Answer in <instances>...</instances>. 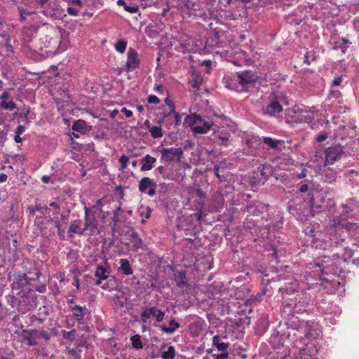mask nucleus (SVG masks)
<instances>
[{"mask_svg":"<svg viewBox=\"0 0 359 359\" xmlns=\"http://www.w3.org/2000/svg\"><path fill=\"white\" fill-rule=\"evenodd\" d=\"M269 104L266 106L264 109V114L270 116H275L283 111L282 106L279 104L278 96L273 92H272L269 97Z\"/></svg>","mask_w":359,"mask_h":359,"instance_id":"obj_9","label":"nucleus"},{"mask_svg":"<svg viewBox=\"0 0 359 359\" xmlns=\"http://www.w3.org/2000/svg\"><path fill=\"white\" fill-rule=\"evenodd\" d=\"M191 87H192L194 91H196L197 90H198L199 89L198 82L196 80L194 81L193 83L191 84Z\"/></svg>","mask_w":359,"mask_h":359,"instance_id":"obj_56","label":"nucleus"},{"mask_svg":"<svg viewBox=\"0 0 359 359\" xmlns=\"http://www.w3.org/2000/svg\"><path fill=\"white\" fill-rule=\"evenodd\" d=\"M187 283V278L184 272H180L177 280V285L179 287H184Z\"/></svg>","mask_w":359,"mask_h":359,"instance_id":"obj_32","label":"nucleus"},{"mask_svg":"<svg viewBox=\"0 0 359 359\" xmlns=\"http://www.w3.org/2000/svg\"><path fill=\"white\" fill-rule=\"evenodd\" d=\"M97 278L95 284L100 286L103 290H111L115 286L116 280L114 276H109V272L103 266H97L95 273Z\"/></svg>","mask_w":359,"mask_h":359,"instance_id":"obj_3","label":"nucleus"},{"mask_svg":"<svg viewBox=\"0 0 359 359\" xmlns=\"http://www.w3.org/2000/svg\"><path fill=\"white\" fill-rule=\"evenodd\" d=\"M226 339V337H221L219 335L214 336L212 339V344L218 351H222V353L226 352V351L229 348V344L224 341V339Z\"/></svg>","mask_w":359,"mask_h":359,"instance_id":"obj_16","label":"nucleus"},{"mask_svg":"<svg viewBox=\"0 0 359 359\" xmlns=\"http://www.w3.org/2000/svg\"><path fill=\"white\" fill-rule=\"evenodd\" d=\"M140 60L138 59L137 52L133 49L129 48L127 53V62L126 67L127 71H132L139 67Z\"/></svg>","mask_w":359,"mask_h":359,"instance_id":"obj_12","label":"nucleus"},{"mask_svg":"<svg viewBox=\"0 0 359 359\" xmlns=\"http://www.w3.org/2000/svg\"><path fill=\"white\" fill-rule=\"evenodd\" d=\"M342 81V79L340 76L334 78V79L332 81L333 85L334 86H339Z\"/></svg>","mask_w":359,"mask_h":359,"instance_id":"obj_55","label":"nucleus"},{"mask_svg":"<svg viewBox=\"0 0 359 359\" xmlns=\"http://www.w3.org/2000/svg\"><path fill=\"white\" fill-rule=\"evenodd\" d=\"M298 331L304 334V341L306 339H313L316 337L317 333L312 328V327L308 323H302L299 327Z\"/></svg>","mask_w":359,"mask_h":359,"instance_id":"obj_15","label":"nucleus"},{"mask_svg":"<svg viewBox=\"0 0 359 359\" xmlns=\"http://www.w3.org/2000/svg\"><path fill=\"white\" fill-rule=\"evenodd\" d=\"M120 266L118 271L123 273L124 275L130 276L133 273V270L130 266L129 261L126 259H121L119 260Z\"/></svg>","mask_w":359,"mask_h":359,"instance_id":"obj_20","label":"nucleus"},{"mask_svg":"<svg viewBox=\"0 0 359 359\" xmlns=\"http://www.w3.org/2000/svg\"><path fill=\"white\" fill-rule=\"evenodd\" d=\"M130 242L132 243V250H137L142 248L143 245L142 238L138 236L136 232L132 233Z\"/></svg>","mask_w":359,"mask_h":359,"instance_id":"obj_22","label":"nucleus"},{"mask_svg":"<svg viewBox=\"0 0 359 359\" xmlns=\"http://www.w3.org/2000/svg\"><path fill=\"white\" fill-rule=\"evenodd\" d=\"M67 11L72 16H77L79 13L78 10L72 7H68Z\"/></svg>","mask_w":359,"mask_h":359,"instance_id":"obj_47","label":"nucleus"},{"mask_svg":"<svg viewBox=\"0 0 359 359\" xmlns=\"http://www.w3.org/2000/svg\"><path fill=\"white\" fill-rule=\"evenodd\" d=\"M214 173L216 175V177L218 178L219 182H224L225 181V177L224 176H222L219 174V167L217 165H215L214 166Z\"/></svg>","mask_w":359,"mask_h":359,"instance_id":"obj_41","label":"nucleus"},{"mask_svg":"<svg viewBox=\"0 0 359 359\" xmlns=\"http://www.w3.org/2000/svg\"><path fill=\"white\" fill-rule=\"evenodd\" d=\"M129 161V158L126 155H122L119 158V162L121 163V170H125L127 168L128 163Z\"/></svg>","mask_w":359,"mask_h":359,"instance_id":"obj_38","label":"nucleus"},{"mask_svg":"<svg viewBox=\"0 0 359 359\" xmlns=\"http://www.w3.org/2000/svg\"><path fill=\"white\" fill-rule=\"evenodd\" d=\"M308 188H309L308 185H307V184H302V185L300 187V188H299V191H300L301 192H302V193H303V192H306V191L308 190Z\"/></svg>","mask_w":359,"mask_h":359,"instance_id":"obj_62","label":"nucleus"},{"mask_svg":"<svg viewBox=\"0 0 359 359\" xmlns=\"http://www.w3.org/2000/svg\"><path fill=\"white\" fill-rule=\"evenodd\" d=\"M138 212L141 217H144L147 219H149L151 217V210L148 206L140 208Z\"/></svg>","mask_w":359,"mask_h":359,"instance_id":"obj_36","label":"nucleus"},{"mask_svg":"<svg viewBox=\"0 0 359 359\" xmlns=\"http://www.w3.org/2000/svg\"><path fill=\"white\" fill-rule=\"evenodd\" d=\"M97 221L95 217V211L93 208H84V229L88 234L95 235L99 233Z\"/></svg>","mask_w":359,"mask_h":359,"instance_id":"obj_4","label":"nucleus"},{"mask_svg":"<svg viewBox=\"0 0 359 359\" xmlns=\"http://www.w3.org/2000/svg\"><path fill=\"white\" fill-rule=\"evenodd\" d=\"M258 79L257 75L255 72L252 70H244L236 72V76H234L233 80L230 82L229 77H225V83L226 86L231 90L235 88V85L236 83H239L242 86V87H245L249 84H252L257 81Z\"/></svg>","mask_w":359,"mask_h":359,"instance_id":"obj_2","label":"nucleus"},{"mask_svg":"<svg viewBox=\"0 0 359 359\" xmlns=\"http://www.w3.org/2000/svg\"><path fill=\"white\" fill-rule=\"evenodd\" d=\"M87 124L85 121L79 119L75 121L72 126V130L79 133H83L86 130Z\"/></svg>","mask_w":359,"mask_h":359,"instance_id":"obj_24","label":"nucleus"},{"mask_svg":"<svg viewBox=\"0 0 359 359\" xmlns=\"http://www.w3.org/2000/svg\"><path fill=\"white\" fill-rule=\"evenodd\" d=\"M41 180L43 183L45 184H47L49 182V180H50V177L48 175H43L42 177H41Z\"/></svg>","mask_w":359,"mask_h":359,"instance_id":"obj_63","label":"nucleus"},{"mask_svg":"<svg viewBox=\"0 0 359 359\" xmlns=\"http://www.w3.org/2000/svg\"><path fill=\"white\" fill-rule=\"evenodd\" d=\"M212 358L214 359H228L229 358V353L223 352L220 354H212Z\"/></svg>","mask_w":359,"mask_h":359,"instance_id":"obj_42","label":"nucleus"},{"mask_svg":"<svg viewBox=\"0 0 359 359\" xmlns=\"http://www.w3.org/2000/svg\"><path fill=\"white\" fill-rule=\"evenodd\" d=\"M152 137L160 138L163 136L162 129L160 126H152L149 129Z\"/></svg>","mask_w":359,"mask_h":359,"instance_id":"obj_30","label":"nucleus"},{"mask_svg":"<svg viewBox=\"0 0 359 359\" xmlns=\"http://www.w3.org/2000/svg\"><path fill=\"white\" fill-rule=\"evenodd\" d=\"M339 258L330 259L324 257L320 262H316L315 265L320 268L323 274H336L337 273V262Z\"/></svg>","mask_w":359,"mask_h":359,"instance_id":"obj_7","label":"nucleus"},{"mask_svg":"<svg viewBox=\"0 0 359 359\" xmlns=\"http://www.w3.org/2000/svg\"><path fill=\"white\" fill-rule=\"evenodd\" d=\"M9 93L6 91L4 92L1 96H0V99L2 100H6L8 99L9 97Z\"/></svg>","mask_w":359,"mask_h":359,"instance_id":"obj_57","label":"nucleus"},{"mask_svg":"<svg viewBox=\"0 0 359 359\" xmlns=\"http://www.w3.org/2000/svg\"><path fill=\"white\" fill-rule=\"evenodd\" d=\"M29 279L25 273L22 275H18L14 277L13 282L12 283V289L15 290H21L23 292L27 291L29 289Z\"/></svg>","mask_w":359,"mask_h":359,"instance_id":"obj_11","label":"nucleus"},{"mask_svg":"<svg viewBox=\"0 0 359 359\" xmlns=\"http://www.w3.org/2000/svg\"><path fill=\"white\" fill-rule=\"evenodd\" d=\"M69 4H76L81 6V0H67Z\"/></svg>","mask_w":359,"mask_h":359,"instance_id":"obj_61","label":"nucleus"},{"mask_svg":"<svg viewBox=\"0 0 359 359\" xmlns=\"http://www.w3.org/2000/svg\"><path fill=\"white\" fill-rule=\"evenodd\" d=\"M127 46V42L124 40L118 41L115 44V48L116 51L119 52L120 53H123L125 52Z\"/></svg>","mask_w":359,"mask_h":359,"instance_id":"obj_34","label":"nucleus"},{"mask_svg":"<svg viewBox=\"0 0 359 359\" xmlns=\"http://www.w3.org/2000/svg\"><path fill=\"white\" fill-rule=\"evenodd\" d=\"M114 301L116 305L122 308L126 304V299L124 297L123 294H122L121 295L116 294L114 297Z\"/></svg>","mask_w":359,"mask_h":359,"instance_id":"obj_33","label":"nucleus"},{"mask_svg":"<svg viewBox=\"0 0 359 359\" xmlns=\"http://www.w3.org/2000/svg\"><path fill=\"white\" fill-rule=\"evenodd\" d=\"M148 102L149 104H157L160 102V100L156 95H149L148 97Z\"/></svg>","mask_w":359,"mask_h":359,"instance_id":"obj_44","label":"nucleus"},{"mask_svg":"<svg viewBox=\"0 0 359 359\" xmlns=\"http://www.w3.org/2000/svg\"><path fill=\"white\" fill-rule=\"evenodd\" d=\"M133 347L137 349H140L142 348V343L140 339V336L139 334H135L130 338Z\"/></svg>","mask_w":359,"mask_h":359,"instance_id":"obj_31","label":"nucleus"},{"mask_svg":"<svg viewBox=\"0 0 359 359\" xmlns=\"http://www.w3.org/2000/svg\"><path fill=\"white\" fill-rule=\"evenodd\" d=\"M170 327H175V331L179 328L180 327V325L179 323H177L175 319H172L170 323Z\"/></svg>","mask_w":359,"mask_h":359,"instance_id":"obj_50","label":"nucleus"},{"mask_svg":"<svg viewBox=\"0 0 359 359\" xmlns=\"http://www.w3.org/2000/svg\"><path fill=\"white\" fill-rule=\"evenodd\" d=\"M170 114H174L176 126H180L182 122V116L173 109L170 111Z\"/></svg>","mask_w":359,"mask_h":359,"instance_id":"obj_40","label":"nucleus"},{"mask_svg":"<svg viewBox=\"0 0 359 359\" xmlns=\"http://www.w3.org/2000/svg\"><path fill=\"white\" fill-rule=\"evenodd\" d=\"M7 180V175L4 173H0V182H4Z\"/></svg>","mask_w":359,"mask_h":359,"instance_id":"obj_64","label":"nucleus"},{"mask_svg":"<svg viewBox=\"0 0 359 359\" xmlns=\"http://www.w3.org/2000/svg\"><path fill=\"white\" fill-rule=\"evenodd\" d=\"M263 142L266 144L269 149H277L278 150H280V148H278V144L283 143V140H275L269 137H266L263 139Z\"/></svg>","mask_w":359,"mask_h":359,"instance_id":"obj_23","label":"nucleus"},{"mask_svg":"<svg viewBox=\"0 0 359 359\" xmlns=\"http://www.w3.org/2000/svg\"><path fill=\"white\" fill-rule=\"evenodd\" d=\"M20 17H21L22 20L25 19V17L27 15H29V13L27 12L25 10H20Z\"/></svg>","mask_w":359,"mask_h":359,"instance_id":"obj_59","label":"nucleus"},{"mask_svg":"<svg viewBox=\"0 0 359 359\" xmlns=\"http://www.w3.org/2000/svg\"><path fill=\"white\" fill-rule=\"evenodd\" d=\"M37 337H42L46 340H48L50 339V334L44 330H38Z\"/></svg>","mask_w":359,"mask_h":359,"instance_id":"obj_43","label":"nucleus"},{"mask_svg":"<svg viewBox=\"0 0 359 359\" xmlns=\"http://www.w3.org/2000/svg\"><path fill=\"white\" fill-rule=\"evenodd\" d=\"M151 316L156 318L157 322H161L164 319L165 312L156 306H151L144 310L141 313L144 323H146L147 319L149 318Z\"/></svg>","mask_w":359,"mask_h":359,"instance_id":"obj_10","label":"nucleus"},{"mask_svg":"<svg viewBox=\"0 0 359 359\" xmlns=\"http://www.w3.org/2000/svg\"><path fill=\"white\" fill-rule=\"evenodd\" d=\"M161 161L163 163L180 161L184 151L182 147L163 148L161 151Z\"/></svg>","mask_w":359,"mask_h":359,"instance_id":"obj_5","label":"nucleus"},{"mask_svg":"<svg viewBox=\"0 0 359 359\" xmlns=\"http://www.w3.org/2000/svg\"><path fill=\"white\" fill-rule=\"evenodd\" d=\"M68 220H69L68 215L62 214L60 216V220H59V221L60 222V224H62L63 226V225H65L67 224Z\"/></svg>","mask_w":359,"mask_h":359,"instance_id":"obj_49","label":"nucleus"},{"mask_svg":"<svg viewBox=\"0 0 359 359\" xmlns=\"http://www.w3.org/2000/svg\"><path fill=\"white\" fill-rule=\"evenodd\" d=\"M85 232L86 229H84V226H83L82 220L75 219L71 222L68 229V233L70 238L73 237L74 234L82 236Z\"/></svg>","mask_w":359,"mask_h":359,"instance_id":"obj_14","label":"nucleus"},{"mask_svg":"<svg viewBox=\"0 0 359 359\" xmlns=\"http://www.w3.org/2000/svg\"><path fill=\"white\" fill-rule=\"evenodd\" d=\"M272 167L268 164L262 165L260 174L266 180L268 177L272 174Z\"/></svg>","mask_w":359,"mask_h":359,"instance_id":"obj_25","label":"nucleus"},{"mask_svg":"<svg viewBox=\"0 0 359 359\" xmlns=\"http://www.w3.org/2000/svg\"><path fill=\"white\" fill-rule=\"evenodd\" d=\"M155 189H156V187H151V188H149V190L147 192L148 195L150 196H154L156 194Z\"/></svg>","mask_w":359,"mask_h":359,"instance_id":"obj_60","label":"nucleus"},{"mask_svg":"<svg viewBox=\"0 0 359 359\" xmlns=\"http://www.w3.org/2000/svg\"><path fill=\"white\" fill-rule=\"evenodd\" d=\"M59 6L54 4L53 5L49 4L43 11V13L47 17H57L59 13Z\"/></svg>","mask_w":359,"mask_h":359,"instance_id":"obj_21","label":"nucleus"},{"mask_svg":"<svg viewBox=\"0 0 359 359\" xmlns=\"http://www.w3.org/2000/svg\"><path fill=\"white\" fill-rule=\"evenodd\" d=\"M25 131V127L22 126H18L16 130V134L20 135Z\"/></svg>","mask_w":359,"mask_h":359,"instance_id":"obj_58","label":"nucleus"},{"mask_svg":"<svg viewBox=\"0 0 359 359\" xmlns=\"http://www.w3.org/2000/svg\"><path fill=\"white\" fill-rule=\"evenodd\" d=\"M37 332L38 330L35 329L22 330L21 334L22 342L31 346L36 345V338H37Z\"/></svg>","mask_w":359,"mask_h":359,"instance_id":"obj_13","label":"nucleus"},{"mask_svg":"<svg viewBox=\"0 0 359 359\" xmlns=\"http://www.w3.org/2000/svg\"><path fill=\"white\" fill-rule=\"evenodd\" d=\"M117 4L118 6H123L125 11L130 13H135L138 11V7L135 5H127L124 0H118Z\"/></svg>","mask_w":359,"mask_h":359,"instance_id":"obj_26","label":"nucleus"},{"mask_svg":"<svg viewBox=\"0 0 359 359\" xmlns=\"http://www.w3.org/2000/svg\"><path fill=\"white\" fill-rule=\"evenodd\" d=\"M344 153V147L339 144L327 147L325 151V165H332L335 161L341 158Z\"/></svg>","mask_w":359,"mask_h":359,"instance_id":"obj_6","label":"nucleus"},{"mask_svg":"<svg viewBox=\"0 0 359 359\" xmlns=\"http://www.w3.org/2000/svg\"><path fill=\"white\" fill-rule=\"evenodd\" d=\"M185 123L192 128V132L194 134H205L210 130L215 133L218 128V126L215 125L210 118L208 120L203 118L201 115L196 114L187 116Z\"/></svg>","mask_w":359,"mask_h":359,"instance_id":"obj_1","label":"nucleus"},{"mask_svg":"<svg viewBox=\"0 0 359 359\" xmlns=\"http://www.w3.org/2000/svg\"><path fill=\"white\" fill-rule=\"evenodd\" d=\"M203 212L202 210H199L198 212H196L195 216L196 217V219L198 222H201L203 219Z\"/></svg>","mask_w":359,"mask_h":359,"instance_id":"obj_54","label":"nucleus"},{"mask_svg":"<svg viewBox=\"0 0 359 359\" xmlns=\"http://www.w3.org/2000/svg\"><path fill=\"white\" fill-rule=\"evenodd\" d=\"M121 111L124 113L126 117L130 118L133 116V112L131 110H129L126 109V107H123L121 109Z\"/></svg>","mask_w":359,"mask_h":359,"instance_id":"obj_51","label":"nucleus"},{"mask_svg":"<svg viewBox=\"0 0 359 359\" xmlns=\"http://www.w3.org/2000/svg\"><path fill=\"white\" fill-rule=\"evenodd\" d=\"M313 120V116L311 114H307L306 116H304V118L303 119L302 118H300L299 121L300 122H302V121H304V122H306V123H311L312 122Z\"/></svg>","mask_w":359,"mask_h":359,"instance_id":"obj_48","label":"nucleus"},{"mask_svg":"<svg viewBox=\"0 0 359 359\" xmlns=\"http://www.w3.org/2000/svg\"><path fill=\"white\" fill-rule=\"evenodd\" d=\"M230 134L226 132L223 133L222 132L220 134L217 135V138L221 141L219 144H224L226 146L228 144V141L229 140Z\"/></svg>","mask_w":359,"mask_h":359,"instance_id":"obj_35","label":"nucleus"},{"mask_svg":"<svg viewBox=\"0 0 359 359\" xmlns=\"http://www.w3.org/2000/svg\"><path fill=\"white\" fill-rule=\"evenodd\" d=\"M161 329L163 332L165 333L172 334L173 332H175V327H168L164 325L161 327Z\"/></svg>","mask_w":359,"mask_h":359,"instance_id":"obj_45","label":"nucleus"},{"mask_svg":"<svg viewBox=\"0 0 359 359\" xmlns=\"http://www.w3.org/2000/svg\"><path fill=\"white\" fill-rule=\"evenodd\" d=\"M48 210V207L41 205H35L34 207H29L28 211L30 215H34L36 211H39L43 215H45Z\"/></svg>","mask_w":359,"mask_h":359,"instance_id":"obj_29","label":"nucleus"},{"mask_svg":"<svg viewBox=\"0 0 359 359\" xmlns=\"http://www.w3.org/2000/svg\"><path fill=\"white\" fill-rule=\"evenodd\" d=\"M327 138V135L326 133L319 134L316 136V140L318 142H322L325 141Z\"/></svg>","mask_w":359,"mask_h":359,"instance_id":"obj_46","label":"nucleus"},{"mask_svg":"<svg viewBox=\"0 0 359 359\" xmlns=\"http://www.w3.org/2000/svg\"><path fill=\"white\" fill-rule=\"evenodd\" d=\"M175 357V349L174 346H170L166 351L161 354L162 359H174Z\"/></svg>","mask_w":359,"mask_h":359,"instance_id":"obj_28","label":"nucleus"},{"mask_svg":"<svg viewBox=\"0 0 359 359\" xmlns=\"http://www.w3.org/2000/svg\"><path fill=\"white\" fill-rule=\"evenodd\" d=\"M310 352L309 348H303L300 352L301 359H316Z\"/></svg>","mask_w":359,"mask_h":359,"instance_id":"obj_37","label":"nucleus"},{"mask_svg":"<svg viewBox=\"0 0 359 359\" xmlns=\"http://www.w3.org/2000/svg\"><path fill=\"white\" fill-rule=\"evenodd\" d=\"M156 162V158L150 156L149 154H147L144 158H142V171H149L153 168V163Z\"/></svg>","mask_w":359,"mask_h":359,"instance_id":"obj_18","label":"nucleus"},{"mask_svg":"<svg viewBox=\"0 0 359 359\" xmlns=\"http://www.w3.org/2000/svg\"><path fill=\"white\" fill-rule=\"evenodd\" d=\"M165 103L170 107L171 110L175 109L174 103L169 99V97H166L165 100Z\"/></svg>","mask_w":359,"mask_h":359,"instance_id":"obj_53","label":"nucleus"},{"mask_svg":"<svg viewBox=\"0 0 359 359\" xmlns=\"http://www.w3.org/2000/svg\"><path fill=\"white\" fill-rule=\"evenodd\" d=\"M151 187H156V183L149 177H143L139 182V191L142 193L146 192L147 189L151 188Z\"/></svg>","mask_w":359,"mask_h":359,"instance_id":"obj_19","label":"nucleus"},{"mask_svg":"<svg viewBox=\"0 0 359 359\" xmlns=\"http://www.w3.org/2000/svg\"><path fill=\"white\" fill-rule=\"evenodd\" d=\"M201 4L197 1L191 0H180L177 8L182 13L191 15H196L195 12L201 9Z\"/></svg>","mask_w":359,"mask_h":359,"instance_id":"obj_8","label":"nucleus"},{"mask_svg":"<svg viewBox=\"0 0 359 359\" xmlns=\"http://www.w3.org/2000/svg\"><path fill=\"white\" fill-rule=\"evenodd\" d=\"M71 310L74 317L78 322H81L83 319L84 316L88 313V310L86 306H81L76 304L71 306Z\"/></svg>","mask_w":359,"mask_h":359,"instance_id":"obj_17","label":"nucleus"},{"mask_svg":"<svg viewBox=\"0 0 359 359\" xmlns=\"http://www.w3.org/2000/svg\"><path fill=\"white\" fill-rule=\"evenodd\" d=\"M102 200L100 199L96 201L95 204L91 208H93V210L96 212V209L102 207Z\"/></svg>","mask_w":359,"mask_h":359,"instance_id":"obj_52","label":"nucleus"},{"mask_svg":"<svg viewBox=\"0 0 359 359\" xmlns=\"http://www.w3.org/2000/svg\"><path fill=\"white\" fill-rule=\"evenodd\" d=\"M0 106L6 110L13 111L15 109L16 107V104L14 102L13 100H2L0 102Z\"/></svg>","mask_w":359,"mask_h":359,"instance_id":"obj_27","label":"nucleus"},{"mask_svg":"<svg viewBox=\"0 0 359 359\" xmlns=\"http://www.w3.org/2000/svg\"><path fill=\"white\" fill-rule=\"evenodd\" d=\"M55 226L57 229V233L60 238H64L65 231L62 229V224L60 221H55Z\"/></svg>","mask_w":359,"mask_h":359,"instance_id":"obj_39","label":"nucleus"}]
</instances>
